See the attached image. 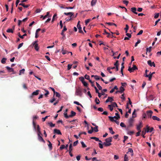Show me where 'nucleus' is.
I'll return each instance as SVG.
<instances>
[{"mask_svg": "<svg viewBox=\"0 0 161 161\" xmlns=\"http://www.w3.org/2000/svg\"><path fill=\"white\" fill-rule=\"evenodd\" d=\"M37 130L38 133L41 134V132L40 131V128L38 125H37Z\"/></svg>", "mask_w": 161, "mask_h": 161, "instance_id": "bb28decb", "label": "nucleus"}, {"mask_svg": "<svg viewBox=\"0 0 161 161\" xmlns=\"http://www.w3.org/2000/svg\"><path fill=\"white\" fill-rule=\"evenodd\" d=\"M147 117V115L146 113H144L142 114V119H146Z\"/></svg>", "mask_w": 161, "mask_h": 161, "instance_id": "de8ad7c7", "label": "nucleus"}, {"mask_svg": "<svg viewBox=\"0 0 161 161\" xmlns=\"http://www.w3.org/2000/svg\"><path fill=\"white\" fill-rule=\"evenodd\" d=\"M143 130L142 132V137L145 138V136H144V135L146 134V133L147 132H146L147 130L146 128H143Z\"/></svg>", "mask_w": 161, "mask_h": 161, "instance_id": "4468645a", "label": "nucleus"}, {"mask_svg": "<svg viewBox=\"0 0 161 161\" xmlns=\"http://www.w3.org/2000/svg\"><path fill=\"white\" fill-rule=\"evenodd\" d=\"M83 85L86 87L87 86H88V84L87 82H85V81H84L82 83Z\"/></svg>", "mask_w": 161, "mask_h": 161, "instance_id": "774afa93", "label": "nucleus"}, {"mask_svg": "<svg viewBox=\"0 0 161 161\" xmlns=\"http://www.w3.org/2000/svg\"><path fill=\"white\" fill-rule=\"evenodd\" d=\"M142 122H140L139 125H137L136 129L137 130H140L142 127Z\"/></svg>", "mask_w": 161, "mask_h": 161, "instance_id": "aec40b11", "label": "nucleus"}, {"mask_svg": "<svg viewBox=\"0 0 161 161\" xmlns=\"http://www.w3.org/2000/svg\"><path fill=\"white\" fill-rule=\"evenodd\" d=\"M119 61L118 60H116V62L114 64V65L116 67V66H118L119 65V64H118Z\"/></svg>", "mask_w": 161, "mask_h": 161, "instance_id": "bf43d9fd", "label": "nucleus"}, {"mask_svg": "<svg viewBox=\"0 0 161 161\" xmlns=\"http://www.w3.org/2000/svg\"><path fill=\"white\" fill-rule=\"evenodd\" d=\"M129 27L128 25H126V27H125V32L126 33H127V31L129 29Z\"/></svg>", "mask_w": 161, "mask_h": 161, "instance_id": "5fc2aeb1", "label": "nucleus"}, {"mask_svg": "<svg viewBox=\"0 0 161 161\" xmlns=\"http://www.w3.org/2000/svg\"><path fill=\"white\" fill-rule=\"evenodd\" d=\"M79 79L80 80V81H81V82L82 83L85 81H84V80H85L84 78V77H83L82 76H81V77H80Z\"/></svg>", "mask_w": 161, "mask_h": 161, "instance_id": "09e8293b", "label": "nucleus"}, {"mask_svg": "<svg viewBox=\"0 0 161 161\" xmlns=\"http://www.w3.org/2000/svg\"><path fill=\"white\" fill-rule=\"evenodd\" d=\"M7 60V58H3L1 60V63L3 64H4L6 63V61Z\"/></svg>", "mask_w": 161, "mask_h": 161, "instance_id": "2f4dec72", "label": "nucleus"}, {"mask_svg": "<svg viewBox=\"0 0 161 161\" xmlns=\"http://www.w3.org/2000/svg\"><path fill=\"white\" fill-rule=\"evenodd\" d=\"M103 34H107L108 36H107V37H110V34L109 33H108V32H106L105 30H104V33H103Z\"/></svg>", "mask_w": 161, "mask_h": 161, "instance_id": "c9c22d12", "label": "nucleus"}, {"mask_svg": "<svg viewBox=\"0 0 161 161\" xmlns=\"http://www.w3.org/2000/svg\"><path fill=\"white\" fill-rule=\"evenodd\" d=\"M64 117L66 118H69L70 117H69V116H68V115H67V113L66 112H64Z\"/></svg>", "mask_w": 161, "mask_h": 161, "instance_id": "3c124183", "label": "nucleus"}, {"mask_svg": "<svg viewBox=\"0 0 161 161\" xmlns=\"http://www.w3.org/2000/svg\"><path fill=\"white\" fill-rule=\"evenodd\" d=\"M95 79L96 80H99L100 79V77L97 75H95Z\"/></svg>", "mask_w": 161, "mask_h": 161, "instance_id": "79ce46f5", "label": "nucleus"}, {"mask_svg": "<svg viewBox=\"0 0 161 161\" xmlns=\"http://www.w3.org/2000/svg\"><path fill=\"white\" fill-rule=\"evenodd\" d=\"M145 77H148V80L150 81L151 80L152 75V74H149L148 75L146 74L145 75Z\"/></svg>", "mask_w": 161, "mask_h": 161, "instance_id": "5701e85b", "label": "nucleus"}, {"mask_svg": "<svg viewBox=\"0 0 161 161\" xmlns=\"http://www.w3.org/2000/svg\"><path fill=\"white\" fill-rule=\"evenodd\" d=\"M53 133L54 134H56L58 135H62V133L59 130L57 129H54V130Z\"/></svg>", "mask_w": 161, "mask_h": 161, "instance_id": "9d476101", "label": "nucleus"}, {"mask_svg": "<svg viewBox=\"0 0 161 161\" xmlns=\"http://www.w3.org/2000/svg\"><path fill=\"white\" fill-rule=\"evenodd\" d=\"M45 91L46 92V93L44 95L46 97H47V95L49 94V92L46 90H45Z\"/></svg>", "mask_w": 161, "mask_h": 161, "instance_id": "0e129e2a", "label": "nucleus"}, {"mask_svg": "<svg viewBox=\"0 0 161 161\" xmlns=\"http://www.w3.org/2000/svg\"><path fill=\"white\" fill-rule=\"evenodd\" d=\"M152 118L153 120H157L158 121H160V119L156 116H153L152 117Z\"/></svg>", "mask_w": 161, "mask_h": 161, "instance_id": "a211bd4d", "label": "nucleus"}, {"mask_svg": "<svg viewBox=\"0 0 161 161\" xmlns=\"http://www.w3.org/2000/svg\"><path fill=\"white\" fill-rule=\"evenodd\" d=\"M64 14L66 15H70V17L71 18L73 15L74 13L73 12L64 13Z\"/></svg>", "mask_w": 161, "mask_h": 161, "instance_id": "dca6fc26", "label": "nucleus"}, {"mask_svg": "<svg viewBox=\"0 0 161 161\" xmlns=\"http://www.w3.org/2000/svg\"><path fill=\"white\" fill-rule=\"evenodd\" d=\"M91 128L92 130H89L88 131V133H89V134H92L93 131V127L91 126Z\"/></svg>", "mask_w": 161, "mask_h": 161, "instance_id": "f704fd0d", "label": "nucleus"}, {"mask_svg": "<svg viewBox=\"0 0 161 161\" xmlns=\"http://www.w3.org/2000/svg\"><path fill=\"white\" fill-rule=\"evenodd\" d=\"M112 137H109L105 139V142H104L103 144L105 146H109L111 145V142H112Z\"/></svg>", "mask_w": 161, "mask_h": 161, "instance_id": "f257e3e1", "label": "nucleus"}, {"mask_svg": "<svg viewBox=\"0 0 161 161\" xmlns=\"http://www.w3.org/2000/svg\"><path fill=\"white\" fill-rule=\"evenodd\" d=\"M85 78L86 79L88 80L89 81V80H90V76L89 75H87L86 74L85 76Z\"/></svg>", "mask_w": 161, "mask_h": 161, "instance_id": "8fccbe9b", "label": "nucleus"}, {"mask_svg": "<svg viewBox=\"0 0 161 161\" xmlns=\"http://www.w3.org/2000/svg\"><path fill=\"white\" fill-rule=\"evenodd\" d=\"M25 71V69H23L19 71V75H20L22 74H23L24 73V71Z\"/></svg>", "mask_w": 161, "mask_h": 161, "instance_id": "72a5a7b5", "label": "nucleus"}, {"mask_svg": "<svg viewBox=\"0 0 161 161\" xmlns=\"http://www.w3.org/2000/svg\"><path fill=\"white\" fill-rule=\"evenodd\" d=\"M64 48L63 47H62V54H65L66 53H68V52L66 50H64Z\"/></svg>", "mask_w": 161, "mask_h": 161, "instance_id": "a878e982", "label": "nucleus"}, {"mask_svg": "<svg viewBox=\"0 0 161 161\" xmlns=\"http://www.w3.org/2000/svg\"><path fill=\"white\" fill-rule=\"evenodd\" d=\"M106 24L108 25H114L116 26H117V25L114 23H111V22H106Z\"/></svg>", "mask_w": 161, "mask_h": 161, "instance_id": "c756f323", "label": "nucleus"}, {"mask_svg": "<svg viewBox=\"0 0 161 161\" xmlns=\"http://www.w3.org/2000/svg\"><path fill=\"white\" fill-rule=\"evenodd\" d=\"M55 94L56 97H57L58 98L60 97V95L58 92H56L55 93Z\"/></svg>", "mask_w": 161, "mask_h": 161, "instance_id": "6e6d98bb", "label": "nucleus"}, {"mask_svg": "<svg viewBox=\"0 0 161 161\" xmlns=\"http://www.w3.org/2000/svg\"><path fill=\"white\" fill-rule=\"evenodd\" d=\"M151 48H152L151 47H150L149 48H147V52H150V51H151Z\"/></svg>", "mask_w": 161, "mask_h": 161, "instance_id": "338daca9", "label": "nucleus"}, {"mask_svg": "<svg viewBox=\"0 0 161 161\" xmlns=\"http://www.w3.org/2000/svg\"><path fill=\"white\" fill-rule=\"evenodd\" d=\"M98 126H96L94 128H93V130L95 132H97L98 131Z\"/></svg>", "mask_w": 161, "mask_h": 161, "instance_id": "473e14b6", "label": "nucleus"}, {"mask_svg": "<svg viewBox=\"0 0 161 161\" xmlns=\"http://www.w3.org/2000/svg\"><path fill=\"white\" fill-rule=\"evenodd\" d=\"M109 130L110 131V133L112 134H114L115 133L113 131V129L112 127H109Z\"/></svg>", "mask_w": 161, "mask_h": 161, "instance_id": "c85d7f7f", "label": "nucleus"}, {"mask_svg": "<svg viewBox=\"0 0 161 161\" xmlns=\"http://www.w3.org/2000/svg\"><path fill=\"white\" fill-rule=\"evenodd\" d=\"M6 68L9 72H13V74H15L16 73L15 72H14V70L12 68H11L8 66H6Z\"/></svg>", "mask_w": 161, "mask_h": 161, "instance_id": "ddd939ff", "label": "nucleus"}, {"mask_svg": "<svg viewBox=\"0 0 161 161\" xmlns=\"http://www.w3.org/2000/svg\"><path fill=\"white\" fill-rule=\"evenodd\" d=\"M80 21H79L78 22L77 25V28H78V29H79V32L80 33H83V32L82 30V28L81 27L80 25Z\"/></svg>", "mask_w": 161, "mask_h": 161, "instance_id": "0eeeda50", "label": "nucleus"}, {"mask_svg": "<svg viewBox=\"0 0 161 161\" xmlns=\"http://www.w3.org/2000/svg\"><path fill=\"white\" fill-rule=\"evenodd\" d=\"M134 121V119L132 118H130L128 120V122L129 125L127 127L126 130L128 129L130 127H133V123Z\"/></svg>", "mask_w": 161, "mask_h": 161, "instance_id": "7ed1b4c3", "label": "nucleus"}, {"mask_svg": "<svg viewBox=\"0 0 161 161\" xmlns=\"http://www.w3.org/2000/svg\"><path fill=\"white\" fill-rule=\"evenodd\" d=\"M124 140H123V142L125 143V141L128 138V137L126 136H124Z\"/></svg>", "mask_w": 161, "mask_h": 161, "instance_id": "e2e57ef3", "label": "nucleus"}, {"mask_svg": "<svg viewBox=\"0 0 161 161\" xmlns=\"http://www.w3.org/2000/svg\"><path fill=\"white\" fill-rule=\"evenodd\" d=\"M19 5H21L24 7L26 8L30 6L29 5H25V4L23 3H19Z\"/></svg>", "mask_w": 161, "mask_h": 161, "instance_id": "393cba45", "label": "nucleus"}, {"mask_svg": "<svg viewBox=\"0 0 161 161\" xmlns=\"http://www.w3.org/2000/svg\"><path fill=\"white\" fill-rule=\"evenodd\" d=\"M96 84L97 87L98 88L99 90H102V87L99 85V84L97 82H96Z\"/></svg>", "mask_w": 161, "mask_h": 161, "instance_id": "cd10ccee", "label": "nucleus"}, {"mask_svg": "<svg viewBox=\"0 0 161 161\" xmlns=\"http://www.w3.org/2000/svg\"><path fill=\"white\" fill-rule=\"evenodd\" d=\"M120 125L121 127H126V126L125 125L124 123L123 122H121L120 124Z\"/></svg>", "mask_w": 161, "mask_h": 161, "instance_id": "13d9d810", "label": "nucleus"}, {"mask_svg": "<svg viewBox=\"0 0 161 161\" xmlns=\"http://www.w3.org/2000/svg\"><path fill=\"white\" fill-rule=\"evenodd\" d=\"M123 3L127 6L129 3V2L127 1L124 0L123 1Z\"/></svg>", "mask_w": 161, "mask_h": 161, "instance_id": "052dcab7", "label": "nucleus"}, {"mask_svg": "<svg viewBox=\"0 0 161 161\" xmlns=\"http://www.w3.org/2000/svg\"><path fill=\"white\" fill-rule=\"evenodd\" d=\"M40 91L39 90H36L35 92H32L31 95L30 96V97L32 98L34 97L35 96H36L39 94V92Z\"/></svg>", "mask_w": 161, "mask_h": 161, "instance_id": "39448f33", "label": "nucleus"}, {"mask_svg": "<svg viewBox=\"0 0 161 161\" xmlns=\"http://www.w3.org/2000/svg\"><path fill=\"white\" fill-rule=\"evenodd\" d=\"M48 147L50 149V150H52V145L51 143H49L48 144Z\"/></svg>", "mask_w": 161, "mask_h": 161, "instance_id": "49530a36", "label": "nucleus"}, {"mask_svg": "<svg viewBox=\"0 0 161 161\" xmlns=\"http://www.w3.org/2000/svg\"><path fill=\"white\" fill-rule=\"evenodd\" d=\"M147 64L151 67L153 66L155 67V66L154 63V62H152L151 60H149L147 61Z\"/></svg>", "mask_w": 161, "mask_h": 161, "instance_id": "9b49d317", "label": "nucleus"}, {"mask_svg": "<svg viewBox=\"0 0 161 161\" xmlns=\"http://www.w3.org/2000/svg\"><path fill=\"white\" fill-rule=\"evenodd\" d=\"M38 139L40 142H42L44 143H45V141L42 138V137L41 136V135L42 134H41L38 133Z\"/></svg>", "mask_w": 161, "mask_h": 161, "instance_id": "1a4fd4ad", "label": "nucleus"}, {"mask_svg": "<svg viewBox=\"0 0 161 161\" xmlns=\"http://www.w3.org/2000/svg\"><path fill=\"white\" fill-rule=\"evenodd\" d=\"M137 69V67L135 65H133L132 68H131L130 67H129L128 70L129 71L130 73H131L133 72L134 70Z\"/></svg>", "mask_w": 161, "mask_h": 161, "instance_id": "20e7f679", "label": "nucleus"}, {"mask_svg": "<svg viewBox=\"0 0 161 161\" xmlns=\"http://www.w3.org/2000/svg\"><path fill=\"white\" fill-rule=\"evenodd\" d=\"M38 118V116H37L36 115V116H34L33 118V126L35 129L36 128V124L34 122V120H36V119H37Z\"/></svg>", "mask_w": 161, "mask_h": 161, "instance_id": "f8f14e48", "label": "nucleus"}, {"mask_svg": "<svg viewBox=\"0 0 161 161\" xmlns=\"http://www.w3.org/2000/svg\"><path fill=\"white\" fill-rule=\"evenodd\" d=\"M108 107H109L110 110L111 111H112L113 109V107L111 105H108Z\"/></svg>", "mask_w": 161, "mask_h": 161, "instance_id": "4d7b16f0", "label": "nucleus"}, {"mask_svg": "<svg viewBox=\"0 0 161 161\" xmlns=\"http://www.w3.org/2000/svg\"><path fill=\"white\" fill-rule=\"evenodd\" d=\"M128 156L126 154H125V155L124 157V161H128Z\"/></svg>", "mask_w": 161, "mask_h": 161, "instance_id": "a18cd8bd", "label": "nucleus"}, {"mask_svg": "<svg viewBox=\"0 0 161 161\" xmlns=\"http://www.w3.org/2000/svg\"><path fill=\"white\" fill-rule=\"evenodd\" d=\"M108 118L109 120L112 122H114L115 120L113 118V117L109 116Z\"/></svg>", "mask_w": 161, "mask_h": 161, "instance_id": "e433bc0d", "label": "nucleus"}, {"mask_svg": "<svg viewBox=\"0 0 161 161\" xmlns=\"http://www.w3.org/2000/svg\"><path fill=\"white\" fill-rule=\"evenodd\" d=\"M97 1V0H92L91 2V5L92 6H94L96 4Z\"/></svg>", "mask_w": 161, "mask_h": 161, "instance_id": "412c9836", "label": "nucleus"}, {"mask_svg": "<svg viewBox=\"0 0 161 161\" xmlns=\"http://www.w3.org/2000/svg\"><path fill=\"white\" fill-rule=\"evenodd\" d=\"M91 19H88L85 20V23L86 25H87L88 23L90 21Z\"/></svg>", "mask_w": 161, "mask_h": 161, "instance_id": "680f3d73", "label": "nucleus"}, {"mask_svg": "<svg viewBox=\"0 0 161 161\" xmlns=\"http://www.w3.org/2000/svg\"><path fill=\"white\" fill-rule=\"evenodd\" d=\"M119 92L121 93H122L124 91H125V89L123 88V87L122 86H121L119 88Z\"/></svg>", "mask_w": 161, "mask_h": 161, "instance_id": "b1692460", "label": "nucleus"}, {"mask_svg": "<svg viewBox=\"0 0 161 161\" xmlns=\"http://www.w3.org/2000/svg\"><path fill=\"white\" fill-rule=\"evenodd\" d=\"M74 103L75 104H76L77 105H80V106L81 107H83L82 105L81 104H80V103H79L78 102H77V101H74Z\"/></svg>", "mask_w": 161, "mask_h": 161, "instance_id": "4c0bfd02", "label": "nucleus"}, {"mask_svg": "<svg viewBox=\"0 0 161 161\" xmlns=\"http://www.w3.org/2000/svg\"><path fill=\"white\" fill-rule=\"evenodd\" d=\"M91 139H94L96 141H98L100 142H102L99 140V139L98 138L95 137H92L91 138Z\"/></svg>", "mask_w": 161, "mask_h": 161, "instance_id": "4be33fe9", "label": "nucleus"}, {"mask_svg": "<svg viewBox=\"0 0 161 161\" xmlns=\"http://www.w3.org/2000/svg\"><path fill=\"white\" fill-rule=\"evenodd\" d=\"M7 32L8 33H13V30L12 29H8L7 30Z\"/></svg>", "mask_w": 161, "mask_h": 161, "instance_id": "58836bf2", "label": "nucleus"}, {"mask_svg": "<svg viewBox=\"0 0 161 161\" xmlns=\"http://www.w3.org/2000/svg\"><path fill=\"white\" fill-rule=\"evenodd\" d=\"M146 132H151L154 130V128L153 127H151L150 128V127L148 125L146 126Z\"/></svg>", "mask_w": 161, "mask_h": 161, "instance_id": "6e6552de", "label": "nucleus"}, {"mask_svg": "<svg viewBox=\"0 0 161 161\" xmlns=\"http://www.w3.org/2000/svg\"><path fill=\"white\" fill-rule=\"evenodd\" d=\"M131 11L134 14H138L136 12V8L135 7H132L131 8Z\"/></svg>", "mask_w": 161, "mask_h": 161, "instance_id": "2eb2a0df", "label": "nucleus"}, {"mask_svg": "<svg viewBox=\"0 0 161 161\" xmlns=\"http://www.w3.org/2000/svg\"><path fill=\"white\" fill-rule=\"evenodd\" d=\"M47 124L51 127H53L55 126V124H53L52 122H48Z\"/></svg>", "mask_w": 161, "mask_h": 161, "instance_id": "7c9ffc66", "label": "nucleus"}, {"mask_svg": "<svg viewBox=\"0 0 161 161\" xmlns=\"http://www.w3.org/2000/svg\"><path fill=\"white\" fill-rule=\"evenodd\" d=\"M76 114L75 112L73 111H71V114L69 115V117H72L75 115Z\"/></svg>", "mask_w": 161, "mask_h": 161, "instance_id": "6ab92c4d", "label": "nucleus"}, {"mask_svg": "<svg viewBox=\"0 0 161 161\" xmlns=\"http://www.w3.org/2000/svg\"><path fill=\"white\" fill-rule=\"evenodd\" d=\"M141 40H138L137 42H136L135 44V47H136L137 46L138 44L139 43H140V42H141Z\"/></svg>", "mask_w": 161, "mask_h": 161, "instance_id": "c03bdc74", "label": "nucleus"}, {"mask_svg": "<svg viewBox=\"0 0 161 161\" xmlns=\"http://www.w3.org/2000/svg\"><path fill=\"white\" fill-rule=\"evenodd\" d=\"M72 144H70L69 145V152H71L72 150Z\"/></svg>", "mask_w": 161, "mask_h": 161, "instance_id": "ea45409f", "label": "nucleus"}, {"mask_svg": "<svg viewBox=\"0 0 161 161\" xmlns=\"http://www.w3.org/2000/svg\"><path fill=\"white\" fill-rule=\"evenodd\" d=\"M34 48H35V49L37 51H38L39 50V47H38V44H35V46H34Z\"/></svg>", "mask_w": 161, "mask_h": 161, "instance_id": "37998d69", "label": "nucleus"}, {"mask_svg": "<svg viewBox=\"0 0 161 161\" xmlns=\"http://www.w3.org/2000/svg\"><path fill=\"white\" fill-rule=\"evenodd\" d=\"M153 114V112L152 110H147L146 111V114L148 118H151Z\"/></svg>", "mask_w": 161, "mask_h": 161, "instance_id": "423d86ee", "label": "nucleus"}, {"mask_svg": "<svg viewBox=\"0 0 161 161\" xmlns=\"http://www.w3.org/2000/svg\"><path fill=\"white\" fill-rule=\"evenodd\" d=\"M49 12H47V13L46 15L44 16H43V15H41V18H43V19H44L45 18H46L49 15Z\"/></svg>", "mask_w": 161, "mask_h": 161, "instance_id": "f3484780", "label": "nucleus"}, {"mask_svg": "<svg viewBox=\"0 0 161 161\" xmlns=\"http://www.w3.org/2000/svg\"><path fill=\"white\" fill-rule=\"evenodd\" d=\"M81 143L83 147L84 148L86 147V144H85L83 142H81Z\"/></svg>", "mask_w": 161, "mask_h": 161, "instance_id": "864d4df0", "label": "nucleus"}, {"mask_svg": "<svg viewBox=\"0 0 161 161\" xmlns=\"http://www.w3.org/2000/svg\"><path fill=\"white\" fill-rule=\"evenodd\" d=\"M75 95L80 97H82V89L80 87H79L77 88H76Z\"/></svg>", "mask_w": 161, "mask_h": 161, "instance_id": "f03ea898", "label": "nucleus"}, {"mask_svg": "<svg viewBox=\"0 0 161 161\" xmlns=\"http://www.w3.org/2000/svg\"><path fill=\"white\" fill-rule=\"evenodd\" d=\"M95 102L97 104H99L100 103L99 100L97 97H96L95 99Z\"/></svg>", "mask_w": 161, "mask_h": 161, "instance_id": "a19ab883", "label": "nucleus"}, {"mask_svg": "<svg viewBox=\"0 0 161 161\" xmlns=\"http://www.w3.org/2000/svg\"><path fill=\"white\" fill-rule=\"evenodd\" d=\"M89 82L91 84V86H92L94 87L95 86L94 83V82L92 81L91 80H89Z\"/></svg>", "mask_w": 161, "mask_h": 161, "instance_id": "69168bd1", "label": "nucleus"}, {"mask_svg": "<svg viewBox=\"0 0 161 161\" xmlns=\"http://www.w3.org/2000/svg\"><path fill=\"white\" fill-rule=\"evenodd\" d=\"M111 105L113 107H118L117 105L115 102L113 103Z\"/></svg>", "mask_w": 161, "mask_h": 161, "instance_id": "603ef678", "label": "nucleus"}]
</instances>
